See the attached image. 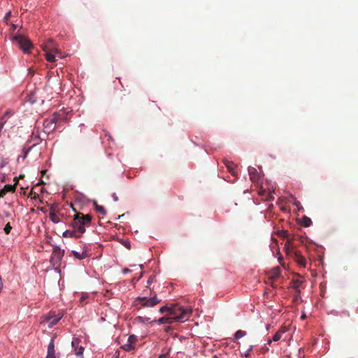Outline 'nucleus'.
Here are the masks:
<instances>
[{
    "label": "nucleus",
    "instance_id": "nucleus-1",
    "mask_svg": "<svg viewBox=\"0 0 358 358\" xmlns=\"http://www.w3.org/2000/svg\"><path fill=\"white\" fill-rule=\"evenodd\" d=\"M92 216L90 214L76 213L71 222V227L76 231V237H80L86 231V226L91 224Z\"/></svg>",
    "mask_w": 358,
    "mask_h": 358
},
{
    "label": "nucleus",
    "instance_id": "nucleus-2",
    "mask_svg": "<svg viewBox=\"0 0 358 358\" xmlns=\"http://www.w3.org/2000/svg\"><path fill=\"white\" fill-rule=\"evenodd\" d=\"M192 314V310L188 308H183L178 304H173L170 306V315L173 322H184L186 321Z\"/></svg>",
    "mask_w": 358,
    "mask_h": 358
},
{
    "label": "nucleus",
    "instance_id": "nucleus-3",
    "mask_svg": "<svg viewBox=\"0 0 358 358\" xmlns=\"http://www.w3.org/2000/svg\"><path fill=\"white\" fill-rule=\"evenodd\" d=\"M43 48L45 52V58L49 62H54V61L56 60V55L62 57L54 41L51 40V38H49L46 43L43 44Z\"/></svg>",
    "mask_w": 358,
    "mask_h": 358
},
{
    "label": "nucleus",
    "instance_id": "nucleus-4",
    "mask_svg": "<svg viewBox=\"0 0 358 358\" xmlns=\"http://www.w3.org/2000/svg\"><path fill=\"white\" fill-rule=\"evenodd\" d=\"M61 116L58 113H54L51 118L45 119L43 121V131L46 134H50L56 128V123L61 119Z\"/></svg>",
    "mask_w": 358,
    "mask_h": 358
},
{
    "label": "nucleus",
    "instance_id": "nucleus-5",
    "mask_svg": "<svg viewBox=\"0 0 358 358\" xmlns=\"http://www.w3.org/2000/svg\"><path fill=\"white\" fill-rule=\"evenodd\" d=\"M14 41L24 52H29L30 48L33 47L32 43L28 38L22 35L14 36Z\"/></svg>",
    "mask_w": 358,
    "mask_h": 358
},
{
    "label": "nucleus",
    "instance_id": "nucleus-6",
    "mask_svg": "<svg viewBox=\"0 0 358 358\" xmlns=\"http://www.w3.org/2000/svg\"><path fill=\"white\" fill-rule=\"evenodd\" d=\"M136 302L137 304H141V306L143 307H153L160 302V299L155 294L154 296L149 299L146 298V296H139L136 299Z\"/></svg>",
    "mask_w": 358,
    "mask_h": 358
},
{
    "label": "nucleus",
    "instance_id": "nucleus-7",
    "mask_svg": "<svg viewBox=\"0 0 358 358\" xmlns=\"http://www.w3.org/2000/svg\"><path fill=\"white\" fill-rule=\"evenodd\" d=\"M64 250H61L59 247H53L52 256L50 258V262L52 263L53 265H56V264H59L60 262L62 257L64 255Z\"/></svg>",
    "mask_w": 358,
    "mask_h": 358
},
{
    "label": "nucleus",
    "instance_id": "nucleus-8",
    "mask_svg": "<svg viewBox=\"0 0 358 358\" xmlns=\"http://www.w3.org/2000/svg\"><path fill=\"white\" fill-rule=\"evenodd\" d=\"M248 173L252 182L257 183L259 182L261 177L256 168L251 166L248 167Z\"/></svg>",
    "mask_w": 358,
    "mask_h": 358
},
{
    "label": "nucleus",
    "instance_id": "nucleus-9",
    "mask_svg": "<svg viewBox=\"0 0 358 358\" xmlns=\"http://www.w3.org/2000/svg\"><path fill=\"white\" fill-rule=\"evenodd\" d=\"M294 260L296 261V262L301 266V267H306V259L303 255L301 254V252H297V250H295L294 252Z\"/></svg>",
    "mask_w": 358,
    "mask_h": 358
},
{
    "label": "nucleus",
    "instance_id": "nucleus-10",
    "mask_svg": "<svg viewBox=\"0 0 358 358\" xmlns=\"http://www.w3.org/2000/svg\"><path fill=\"white\" fill-rule=\"evenodd\" d=\"M61 317L54 315V314L50 312L47 316L45 317V320L48 322V327H52L54 324H57Z\"/></svg>",
    "mask_w": 358,
    "mask_h": 358
},
{
    "label": "nucleus",
    "instance_id": "nucleus-11",
    "mask_svg": "<svg viewBox=\"0 0 358 358\" xmlns=\"http://www.w3.org/2000/svg\"><path fill=\"white\" fill-rule=\"evenodd\" d=\"M15 192V185H5V186L0 189V198L5 196L6 193Z\"/></svg>",
    "mask_w": 358,
    "mask_h": 358
},
{
    "label": "nucleus",
    "instance_id": "nucleus-12",
    "mask_svg": "<svg viewBox=\"0 0 358 358\" xmlns=\"http://www.w3.org/2000/svg\"><path fill=\"white\" fill-rule=\"evenodd\" d=\"M285 250L288 255H290L294 258V252L296 250L294 245L292 244V243L289 242V241H287V242L285 243Z\"/></svg>",
    "mask_w": 358,
    "mask_h": 358
},
{
    "label": "nucleus",
    "instance_id": "nucleus-13",
    "mask_svg": "<svg viewBox=\"0 0 358 358\" xmlns=\"http://www.w3.org/2000/svg\"><path fill=\"white\" fill-rule=\"evenodd\" d=\"M47 358H56L55 355L54 340H51L48 348Z\"/></svg>",
    "mask_w": 358,
    "mask_h": 358
},
{
    "label": "nucleus",
    "instance_id": "nucleus-14",
    "mask_svg": "<svg viewBox=\"0 0 358 358\" xmlns=\"http://www.w3.org/2000/svg\"><path fill=\"white\" fill-rule=\"evenodd\" d=\"M71 343H72L73 348H74L75 353L77 355H80L81 356L80 358H83V356H82L83 352H84L83 347H79V348L76 347V345H78V344H79V341H78V340L73 341Z\"/></svg>",
    "mask_w": 358,
    "mask_h": 358
},
{
    "label": "nucleus",
    "instance_id": "nucleus-15",
    "mask_svg": "<svg viewBox=\"0 0 358 358\" xmlns=\"http://www.w3.org/2000/svg\"><path fill=\"white\" fill-rule=\"evenodd\" d=\"M224 163L226 167L228 169L229 171L231 172L232 173V175H235L236 165L234 164V163L232 162V161H229V160H227V159L224 160Z\"/></svg>",
    "mask_w": 358,
    "mask_h": 358
},
{
    "label": "nucleus",
    "instance_id": "nucleus-16",
    "mask_svg": "<svg viewBox=\"0 0 358 358\" xmlns=\"http://www.w3.org/2000/svg\"><path fill=\"white\" fill-rule=\"evenodd\" d=\"M157 322L159 324H172L173 319H171L170 314H169V316H163V317L158 319Z\"/></svg>",
    "mask_w": 358,
    "mask_h": 358
},
{
    "label": "nucleus",
    "instance_id": "nucleus-17",
    "mask_svg": "<svg viewBox=\"0 0 358 358\" xmlns=\"http://www.w3.org/2000/svg\"><path fill=\"white\" fill-rule=\"evenodd\" d=\"M49 217L52 220V222H53V223H59L60 222V218L59 215H57V213H55V211L53 210V209H51L49 214Z\"/></svg>",
    "mask_w": 358,
    "mask_h": 358
},
{
    "label": "nucleus",
    "instance_id": "nucleus-18",
    "mask_svg": "<svg viewBox=\"0 0 358 358\" xmlns=\"http://www.w3.org/2000/svg\"><path fill=\"white\" fill-rule=\"evenodd\" d=\"M134 321L136 323H150L151 322L150 317H147V316H137Z\"/></svg>",
    "mask_w": 358,
    "mask_h": 358
},
{
    "label": "nucleus",
    "instance_id": "nucleus-19",
    "mask_svg": "<svg viewBox=\"0 0 358 358\" xmlns=\"http://www.w3.org/2000/svg\"><path fill=\"white\" fill-rule=\"evenodd\" d=\"M285 331L283 330H281V329L280 330H278L275 334V335L273 336L272 340H269L268 341V343L270 344L271 343L272 341H279V339H280L281 336H282V333H284Z\"/></svg>",
    "mask_w": 358,
    "mask_h": 358
},
{
    "label": "nucleus",
    "instance_id": "nucleus-20",
    "mask_svg": "<svg viewBox=\"0 0 358 358\" xmlns=\"http://www.w3.org/2000/svg\"><path fill=\"white\" fill-rule=\"evenodd\" d=\"M63 236H64V237H77V232L76 231L75 229H73V230H66L63 233Z\"/></svg>",
    "mask_w": 358,
    "mask_h": 358
},
{
    "label": "nucleus",
    "instance_id": "nucleus-21",
    "mask_svg": "<svg viewBox=\"0 0 358 358\" xmlns=\"http://www.w3.org/2000/svg\"><path fill=\"white\" fill-rule=\"evenodd\" d=\"M95 204V210L97 211L98 213L105 215L106 213L105 207L102 206H99L96 202L94 203Z\"/></svg>",
    "mask_w": 358,
    "mask_h": 358
},
{
    "label": "nucleus",
    "instance_id": "nucleus-22",
    "mask_svg": "<svg viewBox=\"0 0 358 358\" xmlns=\"http://www.w3.org/2000/svg\"><path fill=\"white\" fill-rule=\"evenodd\" d=\"M302 224L304 227H310L312 224V221L309 217L303 216L302 217Z\"/></svg>",
    "mask_w": 358,
    "mask_h": 358
},
{
    "label": "nucleus",
    "instance_id": "nucleus-23",
    "mask_svg": "<svg viewBox=\"0 0 358 358\" xmlns=\"http://www.w3.org/2000/svg\"><path fill=\"white\" fill-rule=\"evenodd\" d=\"M247 334L245 331L243 330H238L234 334V336L236 338H243V336H245Z\"/></svg>",
    "mask_w": 358,
    "mask_h": 358
},
{
    "label": "nucleus",
    "instance_id": "nucleus-24",
    "mask_svg": "<svg viewBox=\"0 0 358 358\" xmlns=\"http://www.w3.org/2000/svg\"><path fill=\"white\" fill-rule=\"evenodd\" d=\"M134 345H130L129 342H128L127 341V343H124V345H122V348H123L124 350H127V351H131L132 350V349H134Z\"/></svg>",
    "mask_w": 358,
    "mask_h": 358
},
{
    "label": "nucleus",
    "instance_id": "nucleus-25",
    "mask_svg": "<svg viewBox=\"0 0 358 358\" xmlns=\"http://www.w3.org/2000/svg\"><path fill=\"white\" fill-rule=\"evenodd\" d=\"M31 138L34 141L33 145H36V144L40 143L41 138L38 135H35V134H33Z\"/></svg>",
    "mask_w": 358,
    "mask_h": 358
},
{
    "label": "nucleus",
    "instance_id": "nucleus-26",
    "mask_svg": "<svg viewBox=\"0 0 358 358\" xmlns=\"http://www.w3.org/2000/svg\"><path fill=\"white\" fill-rule=\"evenodd\" d=\"M280 275V267H275L273 269L272 277L277 278Z\"/></svg>",
    "mask_w": 358,
    "mask_h": 358
},
{
    "label": "nucleus",
    "instance_id": "nucleus-27",
    "mask_svg": "<svg viewBox=\"0 0 358 358\" xmlns=\"http://www.w3.org/2000/svg\"><path fill=\"white\" fill-rule=\"evenodd\" d=\"M128 341L130 344H133L134 345V343L137 341V337L135 335H130L128 337Z\"/></svg>",
    "mask_w": 358,
    "mask_h": 358
},
{
    "label": "nucleus",
    "instance_id": "nucleus-28",
    "mask_svg": "<svg viewBox=\"0 0 358 358\" xmlns=\"http://www.w3.org/2000/svg\"><path fill=\"white\" fill-rule=\"evenodd\" d=\"M73 255L76 258L78 259H84L86 257L85 252H82L81 254L77 252H73Z\"/></svg>",
    "mask_w": 358,
    "mask_h": 358
},
{
    "label": "nucleus",
    "instance_id": "nucleus-29",
    "mask_svg": "<svg viewBox=\"0 0 358 358\" xmlns=\"http://www.w3.org/2000/svg\"><path fill=\"white\" fill-rule=\"evenodd\" d=\"M12 229V226H10V223H7L3 229L5 234H10Z\"/></svg>",
    "mask_w": 358,
    "mask_h": 358
},
{
    "label": "nucleus",
    "instance_id": "nucleus-30",
    "mask_svg": "<svg viewBox=\"0 0 358 358\" xmlns=\"http://www.w3.org/2000/svg\"><path fill=\"white\" fill-rule=\"evenodd\" d=\"M166 311H168L169 314H170V308H169V306H162V308H159L160 313H164Z\"/></svg>",
    "mask_w": 358,
    "mask_h": 358
},
{
    "label": "nucleus",
    "instance_id": "nucleus-31",
    "mask_svg": "<svg viewBox=\"0 0 358 358\" xmlns=\"http://www.w3.org/2000/svg\"><path fill=\"white\" fill-rule=\"evenodd\" d=\"M253 347L252 345H250L249 348L247 350V351L245 352V356H249L250 354V352L252 351Z\"/></svg>",
    "mask_w": 358,
    "mask_h": 358
},
{
    "label": "nucleus",
    "instance_id": "nucleus-32",
    "mask_svg": "<svg viewBox=\"0 0 358 358\" xmlns=\"http://www.w3.org/2000/svg\"><path fill=\"white\" fill-rule=\"evenodd\" d=\"M112 198H113V199L115 201H117V200H118V196L116 195L115 192H114V193L112 194Z\"/></svg>",
    "mask_w": 358,
    "mask_h": 358
},
{
    "label": "nucleus",
    "instance_id": "nucleus-33",
    "mask_svg": "<svg viewBox=\"0 0 358 358\" xmlns=\"http://www.w3.org/2000/svg\"><path fill=\"white\" fill-rule=\"evenodd\" d=\"M154 278L155 277H152V276L149 278V279L148 280V285H150V283L152 282Z\"/></svg>",
    "mask_w": 358,
    "mask_h": 358
},
{
    "label": "nucleus",
    "instance_id": "nucleus-34",
    "mask_svg": "<svg viewBox=\"0 0 358 358\" xmlns=\"http://www.w3.org/2000/svg\"><path fill=\"white\" fill-rule=\"evenodd\" d=\"M129 268H124L123 270H122V272L126 273H129Z\"/></svg>",
    "mask_w": 358,
    "mask_h": 358
},
{
    "label": "nucleus",
    "instance_id": "nucleus-35",
    "mask_svg": "<svg viewBox=\"0 0 358 358\" xmlns=\"http://www.w3.org/2000/svg\"><path fill=\"white\" fill-rule=\"evenodd\" d=\"M14 181H15L14 185H15V188H16V185H17V184H18V179L17 177L14 178Z\"/></svg>",
    "mask_w": 358,
    "mask_h": 358
},
{
    "label": "nucleus",
    "instance_id": "nucleus-36",
    "mask_svg": "<svg viewBox=\"0 0 358 358\" xmlns=\"http://www.w3.org/2000/svg\"><path fill=\"white\" fill-rule=\"evenodd\" d=\"M85 299H86V296H81V298H80V302H83V301H85Z\"/></svg>",
    "mask_w": 358,
    "mask_h": 358
},
{
    "label": "nucleus",
    "instance_id": "nucleus-37",
    "mask_svg": "<svg viewBox=\"0 0 358 358\" xmlns=\"http://www.w3.org/2000/svg\"><path fill=\"white\" fill-rule=\"evenodd\" d=\"M158 358H167L166 355H161L159 356Z\"/></svg>",
    "mask_w": 358,
    "mask_h": 358
},
{
    "label": "nucleus",
    "instance_id": "nucleus-38",
    "mask_svg": "<svg viewBox=\"0 0 358 358\" xmlns=\"http://www.w3.org/2000/svg\"><path fill=\"white\" fill-rule=\"evenodd\" d=\"M2 285H3V282H2V280H1V278L0 277V290L2 287Z\"/></svg>",
    "mask_w": 358,
    "mask_h": 358
},
{
    "label": "nucleus",
    "instance_id": "nucleus-39",
    "mask_svg": "<svg viewBox=\"0 0 358 358\" xmlns=\"http://www.w3.org/2000/svg\"><path fill=\"white\" fill-rule=\"evenodd\" d=\"M47 172V170H42L41 171V174L42 176L45 175V173Z\"/></svg>",
    "mask_w": 358,
    "mask_h": 358
},
{
    "label": "nucleus",
    "instance_id": "nucleus-40",
    "mask_svg": "<svg viewBox=\"0 0 358 358\" xmlns=\"http://www.w3.org/2000/svg\"><path fill=\"white\" fill-rule=\"evenodd\" d=\"M3 124L1 123V122H0V131L1 130V129L3 128Z\"/></svg>",
    "mask_w": 358,
    "mask_h": 358
},
{
    "label": "nucleus",
    "instance_id": "nucleus-41",
    "mask_svg": "<svg viewBox=\"0 0 358 358\" xmlns=\"http://www.w3.org/2000/svg\"><path fill=\"white\" fill-rule=\"evenodd\" d=\"M306 315L305 314H303L302 316H301V319H305L306 318Z\"/></svg>",
    "mask_w": 358,
    "mask_h": 358
},
{
    "label": "nucleus",
    "instance_id": "nucleus-42",
    "mask_svg": "<svg viewBox=\"0 0 358 358\" xmlns=\"http://www.w3.org/2000/svg\"><path fill=\"white\" fill-rule=\"evenodd\" d=\"M38 194H34V195L33 198H36V197H38Z\"/></svg>",
    "mask_w": 358,
    "mask_h": 358
},
{
    "label": "nucleus",
    "instance_id": "nucleus-43",
    "mask_svg": "<svg viewBox=\"0 0 358 358\" xmlns=\"http://www.w3.org/2000/svg\"><path fill=\"white\" fill-rule=\"evenodd\" d=\"M122 216H124V214H122V215H119V216L117 217V219H120V217H122Z\"/></svg>",
    "mask_w": 358,
    "mask_h": 358
},
{
    "label": "nucleus",
    "instance_id": "nucleus-44",
    "mask_svg": "<svg viewBox=\"0 0 358 358\" xmlns=\"http://www.w3.org/2000/svg\"><path fill=\"white\" fill-rule=\"evenodd\" d=\"M299 201L295 202V205H299Z\"/></svg>",
    "mask_w": 358,
    "mask_h": 358
},
{
    "label": "nucleus",
    "instance_id": "nucleus-45",
    "mask_svg": "<svg viewBox=\"0 0 358 358\" xmlns=\"http://www.w3.org/2000/svg\"><path fill=\"white\" fill-rule=\"evenodd\" d=\"M41 183H43V182L41 181V182H38V185H41Z\"/></svg>",
    "mask_w": 358,
    "mask_h": 358
},
{
    "label": "nucleus",
    "instance_id": "nucleus-46",
    "mask_svg": "<svg viewBox=\"0 0 358 358\" xmlns=\"http://www.w3.org/2000/svg\"><path fill=\"white\" fill-rule=\"evenodd\" d=\"M23 177H24L23 175L20 176V178H23Z\"/></svg>",
    "mask_w": 358,
    "mask_h": 358
}]
</instances>
